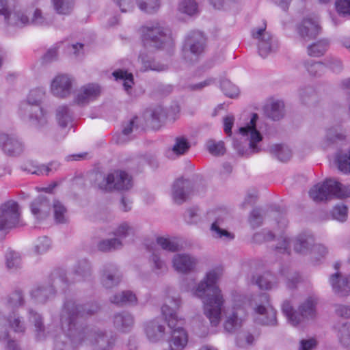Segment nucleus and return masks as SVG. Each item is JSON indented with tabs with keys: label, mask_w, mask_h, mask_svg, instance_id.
<instances>
[{
	"label": "nucleus",
	"mask_w": 350,
	"mask_h": 350,
	"mask_svg": "<svg viewBox=\"0 0 350 350\" xmlns=\"http://www.w3.org/2000/svg\"><path fill=\"white\" fill-rule=\"evenodd\" d=\"M97 310L98 306L95 304L79 306L72 300L66 301L61 315L62 329L65 336L73 343L83 341L87 335V339L94 346L95 350H109L113 345V338L109 339L108 336L103 333L87 334L84 329L77 327V323L80 319L92 315Z\"/></svg>",
	"instance_id": "nucleus-1"
},
{
	"label": "nucleus",
	"mask_w": 350,
	"mask_h": 350,
	"mask_svg": "<svg viewBox=\"0 0 350 350\" xmlns=\"http://www.w3.org/2000/svg\"><path fill=\"white\" fill-rule=\"evenodd\" d=\"M221 275L222 268L215 267L208 271L196 286L194 285V280L184 282L181 284L183 291L191 292L193 296L202 299L204 314L214 326L220 322L221 309L224 304L221 291L217 285Z\"/></svg>",
	"instance_id": "nucleus-2"
},
{
	"label": "nucleus",
	"mask_w": 350,
	"mask_h": 350,
	"mask_svg": "<svg viewBox=\"0 0 350 350\" xmlns=\"http://www.w3.org/2000/svg\"><path fill=\"white\" fill-rule=\"evenodd\" d=\"M231 311L226 314L224 328L228 332H232L241 327L246 317V306H250L254 315L262 317L256 319L257 322L267 325L276 324V311L269 301V295L262 293L255 297L252 300L245 296L237 295L233 297Z\"/></svg>",
	"instance_id": "nucleus-3"
},
{
	"label": "nucleus",
	"mask_w": 350,
	"mask_h": 350,
	"mask_svg": "<svg viewBox=\"0 0 350 350\" xmlns=\"http://www.w3.org/2000/svg\"><path fill=\"white\" fill-rule=\"evenodd\" d=\"M180 305L181 300L178 296H168L161 307V313L172 329V337L169 341L170 350H183L188 342L187 333L182 327L184 319L177 314Z\"/></svg>",
	"instance_id": "nucleus-4"
},
{
	"label": "nucleus",
	"mask_w": 350,
	"mask_h": 350,
	"mask_svg": "<svg viewBox=\"0 0 350 350\" xmlns=\"http://www.w3.org/2000/svg\"><path fill=\"white\" fill-rule=\"evenodd\" d=\"M258 120V115L253 113L250 121L239 129V139H233V146L239 154L249 155L260 151L259 143L262 139V135Z\"/></svg>",
	"instance_id": "nucleus-5"
},
{
	"label": "nucleus",
	"mask_w": 350,
	"mask_h": 350,
	"mask_svg": "<svg viewBox=\"0 0 350 350\" xmlns=\"http://www.w3.org/2000/svg\"><path fill=\"white\" fill-rule=\"evenodd\" d=\"M46 96V90L42 87H38L29 91L25 102L21 103L19 111L21 115L27 117L30 123L40 128L47 123L46 113L40 104Z\"/></svg>",
	"instance_id": "nucleus-6"
},
{
	"label": "nucleus",
	"mask_w": 350,
	"mask_h": 350,
	"mask_svg": "<svg viewBox=\"0 0 350 350\" xmlns=\"http://www.w3.org/2000/svg\"><path fill=\"white\" fill-rule=\"evenodd\" d=\"M141 36L144 49L150 51L161 48H171L174 44L170 31L158 22L143 26Z\"/></svg>",
	"instance_id": "nucleus-7"
},
{
	"label": "nucleus",
	"mask_w": 350,
	"mask_h": 350,
	"mask_svg": "<svg viewBox=\"0 0 350 350\" xmlns=\"http://www.w3.org/2000/svg\"><path fill=\"white\" fill-rule=\"evenodd\" d=\"M315 202L328 200L334 198H344L350 196V186L345 185L335 179L328 178L314 185L309 191Z\"/></svg>",
	"instance_id": "nucleus-8"
},
{
	"label": "nucleus",
	"mask_w": 350,
	"mask_h": 350,
	"mask_svg": "<svg viewBox=\"0 0 350 350\" xmlns=\"http://www.w3.org/2000/svg\"><path fill=\"white\" fill-rule=\"evenodd\" d=\"M7 5V0H0V14L5 16V20L9 27L22 28L31 23L36 25L47 24L39 10H35L33 16L30 20L25 11L14 10L13 12H8Z\"/></svg>",
	"instance_id": "nucleus-9"
},
{
	"label": "nucleus",
	"mask_w": 350,
	"mask_h": 350,
	"mask_svg": "<svg viewBox=\"0 0 350 350\" xmlns=\"http://www.w3.org/2000/svg\"><path fill=\"white\" fill-rule=\"evenodd\" d=\"M157 245H159L163 250L170 252H176L180 250V247L178 240L174 237H159L157 238L156 243H146L147 250L152 252L150 260L153 263V271L157 274H159L167 270V265L160 258V250L157 248Z\"/></svg>",
	"instance_id": "nucleus-10"
},
{
	"label": "nucleus",
	"mask_w": 350,
	"mask_h": 350,
	"mask_svg": "<svg viewBox=\"0 0 350 350\" xmlns=\"http://www.w3.org/2000/svg\"><path fill=\"white\" fill-rule=\"evenodd\" d=\"M317 298L314 296L308 297L299 306V311H295L289 301H284L282 309L288 321L293 326H297L306 319L315 317V306Z\"/></svg>",
	"instance_id": "nucleus-11"
},
{
	"label": "nucleus",
	"mask_w": 350,
	"mask_h": 350,
	"mask_svg": "<svg viewBox=\"0 0 350 350\" xmlns=\"http://www.w3.org/2000/svg\"><path fill=\"white\" fill-rule=\"evenodd\" d=\"M96 176L97 180H102L98 186L103 191L128 190L133 186L131 176L124 171L116 170L106 177L100 174H96Z\"/></svg>",
	"instance_id": "nucleus-12"
},
{
	"label": "nucleus",
	"mask_w": 350,
	"mask_h": 350,
	"mask_svg": "<svg viewBox=\"0 0 350 350\" xmlns=\"http://www.w3.org/2000/svg\"><path fill=\"white\" fill-rule=\"evenodd\" d=\"M23 224L20 207L15 201L10 200L1 204L0 206V231H7Z\"/></svg>",
	"instance_id": "nucleus-13"
},
{
	"label": "nucleus",
	"mask_w": 350,
	"mask_h": 350,
	"mask_svg": "<svg viewBox=\"0 0 350 350\" xmlns=\"http://www.w3.org/2000/svg\"><path fill=\"white\" fill-rule=\"evenodd\" d=\"M23 303V297L21 291H15L8 297L7 307L8 309L13 310L6 319L8 326L14 332L22 333L25 329L24 323L21 321L20 317L16 313L14 310L21 306Z\"/></svg>",
	"instance_id": "nucleus-14"
},
{
	"label": "nucleus",
	"mask_w": 350,
	"mask_h": 350,
	"mask_svg": "<svg viewBox=\"0 0 350 350\" xmlns=\"http://www.w3.org/2000/svg\"><path fill=\"white\" fill-rule=\"evenodd\" d=\"M101 92L102 88L98 83H87L75 90L72 102L79 106H85L96 100Z\"/></svg>",
	"instance_id": "nucleus-15"
},
{
	"label": "nucleus",
	"mask_w": 350,
	"mask_h": 350,
	"mask_svg": "<svg viewBox=\"0 0 350 350\" xmlns=\"http://www.w3.org/2000/svg\"><path fill=\"white\" fill-rule=\"evenodd\" d=\"M75 79L68 74L55 75L50 83V92L55 97L65 98L72 93Z\"/></svg>",
	"instance_id": "nucleus-16"
},
{
	"label": "nucleus",
	"mask_w": 350,
	"mask_h": 350,
	"mask_svg": "<svg viewBox=\"0 0 350 350\" xmlns=\"http://www.w3.org/2000/svg\"><path fill=\"white\" fill-rule=\"evenodd\" d=\"M83 47V44L81 43L70 44L67 41L60 42L54 44L46 51L43 56V60L46 62L55 60L60 53L79 55Z\"/></svg>",
	"instance_id": "nucleus-17"
},
{
	"label": "nucleus",
	"mask_w": 350,
	"mask_h": 350,
	"mask_svg": "<svg viewBox=\"0 0 350 350\" xmlns=\"http://www.w3.org/2000/svg\"><path fill=\"white\" fill-rule=\"evenodd\" d=\"M267 25L265 22L258 27L254 28L252 31V37L258 40V49L259 55L266 57L272 50L271 36L266 31Z\"/></svg>",
	"instance_id": "nucleus-18"
},
{
	"label": "nucleus",
	"mask_w": 350,
	"mask_h": 350,
	"mask_svg": "<svg viewBox=\"0 0 350 350\" xmlns=\"http://www.w3.org/2000/svg\"><path fill=\"white\" fill-rule=\"evenodd\" d=\"M174 270L180 273H188L193 271L198 264L197 258L186 253L176 254L172 260Z\"/></svg>",
	"instance_id": "nucleus-19"
},
{
	"label": "nucleus",
	"mask_w": 350,
	"mask_h": 350,
	"mask_svg": "<svg viewBox=\"0 0 350 350\" xmlns=\"http://www.w3.org/2000/svg\"><path fill=\"white\" fill-rule=\"evenodd\" d=\"M192 189L191 183L187 179L178 178L172 186V196L176 204L183 203L189 197Z\"/></svg>",
	"instance_id": "nucleus-20"
},
{
	"label": "nucleus",
	"mask_w": 350,
	"mask_h": 350,
	"mask_svg": "<svg viewBox=\"0 0 350 350\" xmlns=\"http://www.w3.org/2000/svg\"><path fill=\"white\" fill-rule=\"evenodd\" d=\"M321 27L316 16L305 18L298 27V32L304 40L314 38L320 32Z\"/></svg>",
	"instance_id": "nucleus-21"
},
{
	"label": "nucleus",
	"mask_w": 350,
	"mask_h": 350,
	"mask_svg": "<svg viewBox=\"0 0 350 350\" xmlns=\"http://www.w3.org/2000/svg\"><path fill=\"white\" fill-rule=\"evenodd\" d=\"M0 146L2 150L10 156L19 154L23 150V145L16 137L5 133L0 134Z\"/></svg>",
	"instance_id": "nucleus-22"
},
{
	"label": "nucleus",
	"mask_w": 350,
	"mask_h": 350,
	"mask_svg": "<svg viewBox=\"0 0 350 350\" xmlns=\"http://www.w3.org/2000/svg\"><path fill=\"white\" fill-rule=\"evenodd\" d=\"M205 41L206 38L202 32L194 31L188 34L185 47H189L191 53L197 56L203 52Z\"/></svg>",
	"instance_id": "nucleus-23"
},
{
	"label": "nucleus",
	"mask_w": 350,
	"mask_h": 350,
	"mask_svg": "<svg viewBox=\"0 0 350 350\" xmlns=\"http://www.w3.org/2000/svg\"><path fill=\"white\" fill-rule=\"evenodd\" d=\"M59 163L57 162L50 163L48 165H37L35 162L27 161L21 165V170L29 174L36 175H49L50 172L56 170L59 167Z\"/></svg>",
	"instance_id": "nucleus-24"
},
{
	"label": "nucleus",
	"mask_w": 350,
	"mask_h": 350,
	"mask_svg": "<svg viewBox=\"0 0 350 350\" xmlns=\"http://www.w3.org/2000/svg\"><path fill=\"white\" fill-rule=\"evenodd\" d=\"M51 206L46 198L39 196L31 204V211L34 217L38 219H44L49 215Z\"/></svg>",
	"instance_id": "nucleus-25"
},
{
	"label": "nucleus",
	"mask_w": 350,
	"mask_h": 350,
	"mask_svg": "<svg viewBox=\"0 0 350 350\" xmlns=\"http://www.w3.org/2000/svg\"><path fill=\"white\" fill-rule=\"evenodd\" d=\"M329 282L335 293L342 296L350 294V275L342 278L336 273L330 277Z\"/></svg>",
	"instance_id": "nucleus-26"
},
{
	"label": "nucleus",
	"mask_w": 350,
	"mask_h": 350,
	"mask_svg": "<svg viewBox=\"0 0 350 350\" xmlns=\"http://www.w3.org/2000/svg\"><path fill=\"white\" fill-rule=\"evenodd\" d=\"M145 332L150 342H157L163 338L165 327L154 320L146 323Z\"/></svg>",
	"instance_id": "nucleus-27"
},
{
	"label": "nucleus",
	"mask_w": 350,
	"mask_h": 350,
	"mask_svg": "<svg viewBox=\"0 0 350 350\" xmlns=\"http://www.w3.org/2000/svg\"><path fill=\"white\" fill-rule=\"evenodd\" d=\"M190 148V144L184 137H177L172 148L166 152L167 157L174 159L176 157L185 154Z\"/></svg>",
	"instance_id": "nucleus-28"
},
{
	"label": "nucleus",
	"mask_w": 350,
	"mask_h": 350,
	"mask_svg": "<svg viewBox=\"0 0 350 350\" xmlns=\"http://www.w3.org/2000/svg\"><path fill=\"white\" fill-rule=\"evenodd\" d=\"M139 61L142 64V70L146 71L148 70L154 71H163L167 69V66L159 62H156L151 53L145 54L141 52L139 56Z\"/></svg>",
	"instance_id": "nucleus-29"
},
{
	"label": "nucleus",
	"mask_w": 350,
	"mask_h": 350,
	"mask_svg": "<svg viewBox=\"0 0 350 350\" xmlns=\"http://www.w3.org/2000/svg\"><path fill=\"white\" fill-rule=\"evenodd\" d=\"M314 243L313 237L307 233L299 234L294 240V250L300 254H306Z\"/></svg>",
	"instance_id": "nucleus-30"
},
{
	"label": "nucleus",
	"mask_w": 350,
	"mask_h": 350,
	"mask_svg": "<svg viewBox=\"0 0 350 350\" xmlns=\"http://www.w3.org/2000/svg\"><path fill=\"white\" fill-rule=\"evenodd\" d=\"M308 75L313 77H320L325 72V66L323 62L308 59L302 62Z\"/></svg>",
	"instance_id": "nucleus-31"
},
{
	"label": "nucleus",
	"mask_w": 350,
	"mask_h": 350,
	"mask_svg": "<svg viewBox=\"0 0 350 350\" xmlns=\"http://www.w3.org/2000/svg\"><path fill=\"white\" fill-rule=\"evenodd\" d=\"M121 280V275L117 269L111 266L102 277V283L106 288H111L117 285Z\"/></svg>",
	"instance_id": "nucleus-32"
},
{
	"label": "nucleus",
	"mask_w": 350,
	"mask_h": 350,
	"mask_svg": "<svg viewBox=\"0 0 350 350\" xmlns=\"http://www.w3.org/2000/svg\"><path fill=\"white\" fill-rule=\"evenodd\" d=\"M254 283L258 285L260 289L263 290L273 289L276 287L278 284L275 277L269 272H266L258 276L254 280Z\"/></svg>",
	"instance_id": "nucleus-33"
},
{
	"label": "nucleus",
	"mask_w": 350,
	"mask_h": 350,
	"mask_svg": "<svg viewBox=\"0 0 350 350\" xmlns=\"http://www.w3.org/2000/svg\"><path fill=\"white\" fill-rule=\"evenodd\" d=\"M115 327L122 332H126L133 324V318L128 312L117 314L114 316Z\"/></svg>",
	"instance_id": "nucleus-34"
},
{
	"label": "nucleus",
	"mask_w": 350,
	"mask_h": 350,
	"mask_svg": "<svg viewBox=\"0 0 350 350\" xmlns=\"http://www.w3.org/2000/svg\"><path fill=\"white\" fill-rule=\"evenodd\" d=\"M284 104L280 100H271L267 105L266 109L269 116L273 120L280 119L284 115Z\"/></svg>",
	"instance_id": "nucleus-35"
},
{
	"label": "nucleus",
	"mask_w": 350,
	"mask_h": 350,
	"mask_svg": "<svg viewBox=\"0 0 350 350\" xmlns=\"http://www.w3.org/2000/svg\"><path fill=\"white\" fill-rule=\"evenodd\" d=\"M55 291L53 286L48 287L37 286L32 289L31 296L38 302H44L50 297L54 295Z\"/></svg>",
	"instance_id": "nucleus-36"
},
{
	"label": "nucleus",
	"mask_w": 350,
	"mask_h": 350,
	"mask_svg": "<svg viewBox=\"0 0 350 350\" xmlns=\"http://www.w3.org/2000/svg\"><path fill=\"white\" fill-rule=\"evenodd\" d=\"M222 220L220 218L216 219V220L212 224L211 230L213 233V236L216 238H219L224 241H230L234 239V235L221 228Z\"/></svg>",
	"instance_id": "nucleus-37"
},
{
	"label": "nucleus",
	"mask_w": 350,
	"mask_h": 350,
	"mask_svg": "<svg viewBox=\"0 0 350 350\" xmlns=\"http://www.w3.org/2000/svg\"><path fill=\"white\" fill-rule=\"evenodd\" d=\"M110 300L118 305L133 304L136 303L137 297L131 291H126L114 295Z\"/></svg>",
	"instance_id": "nucleus-38"
},
{
	"label": "nucleus",
	"mask_w": 350,
	"mask_h": 350,
	"mask_svg": "<svg viewBox=\"0 0 350 350\" xmlns=\"http://www.w3.org/2000/svg\"><path fill=\"white\" fill-rule=\"evenodd\" d=\"M113 76L116 81L122 82L125 91L129 94L130 90L133 85V77L131 73H129L125 70H118L113 72Z\"/></svg>",
	"instance_id": "nucleus-39"
},
{
	"label": "nucleus",
	"mask_w": 350,
	"mask_h": 350,
	"mask_svg": "<svg viewBox=\"0 0 350 350\" xmlns=\"http://www.w3.org/2000/svg\"><path fill=\"white\" fill-rule=\"evenodd\" d=\"M329 48L327 40H321L308 47V54L310 56L321 57L325 54Z\"/></svg>",
	"instance_id": "nucleus-40"
},
{
	"label": "nucleus",
	"mask_w": 350,
	"mask_h": 350,
	"mask_svg": "<svg viewBox=\"0 0 350 350\" xmlns=\"http://www.w3.org/2000/svg\"><path fill=\"white\" fill-rule=\"evenodd\" d=\"M56 119L59 125L64 128L72 121V114L66 105H62L57 107L56 110Z\"/></svg>",
	"instance_id": "nucleus-41"
},
{
	"label": "nucleus",
	"mask_w": 350,
	"mask_h": 350,
	"mask_svg": "<svg viewBox=\"0 0 350 350\" xmlns=\"http://www.w3.org/2000/svg\"><path fill=\"white\" fill-rule=\"evenodd\" d=\"M270 152L281 161H286L291 157V150L287 146L274 144L270 148Z\"/></svg>",
	"instance_id": "nucleus-42"
},
{
	"label": "nucleus",
	"mask_w": 350,
	"mask_h": 350,
	"mask_svg": "<svg viewBox=\"0 0 350 350\" xmlns=\"http://www.w3.org/2000/svg\"><path fill=\"white\" fill-rule=\"evenodd\" d=\"M180 12L189 16H193L198 13V5L195 0H181L178 6Z\"/></svg>",
	"instance_id": "nucleus-43"
},
{
	"label": "nucleus",
	"mask_w": 350,
	"mask_h": 350,
	"mask_svg": "<svg viewBox=\"0 0 350 350\" xmlns=\"http://www.w3.org/2000/svg\"><path fill=\"white\" fill-rule=\"evenodd\" d=\"M337 337L342 347L350 349V325L342 324L338 329Z\"/></svg>",
	"instance_id": "nucleus-44"
},
{
	"label": "nucleus",
	"mask_w": 350,
	"mask_h": 350,
	"mask_svg": "<svg viewBox=\"0 0 350 350\" xmlns=\"http://www.w3.org/2000/svg\"><path fill=\"white\" fill-rule=\"evenodd\" d=\"M277 243L275 246V250L278 253L281 254H289L291 250L290 243L291 240L284 232H282L280 234H278L277 239Z\"/></svg>",
	"instance_id": "nucleus-45"
},
{
	"label": "nucleus",
	"mask_w": 350,
	"mask_h": 350,
	"mask_svg": "<svg viewBox=\"0 0 350 350\" xmlns=\"http://www.w3.org/2000/svg\"><path fill=\"white\" fill-rule=\"evenodd\" d=\"M344 135L340 132L338 126L332 127L326 130V134L323 142V145L326 147L335 142L337 139H343Z\"/></svg>",
	"instance_id": "nucleus-46"
},
{
	"label": "nucleus",
	"mask_w": 350,
	"mask_h": 350,
	"mask_svg": "<svg viewBox=\"0 0 350 350\" xmlns=\"http://www.w3.org/2000/svg\"><path fill=\"white\" fill-rule=\"evenodd\" d=\"M54 219L57 223H65L67 221V210L58 200H54L53 204Z\"/></svg>",
	"instance_id": "nucleus-47"
},
{
	"label": "nucleus",
	"mask_w": 350,
	"mask_h": 350,
	"mask_svg": "<svg viewBox=\"0 0 350 350\" xmlns=\"http://www.w3.org/2000/svg\"><path fill=\"white\" fill-rule=\"evenodd\" d=\"M90 271V266L87 261L83 260L79 262L78 268L74 273H69V278L72 282L81 280Z\"/></svg>",
	"instance_id": "nucleus-48"
},
{
	"label": "nucleus",
	"mask_w": 350,
	"mask_h": 350,
	"mask_svg": "<svg viewBox=\"0 0 350 350\" xmlns=\"http://www.w3.org/2000/svg\"><path fill=\"white\" fill-rule=\"evenodd\" d=\"M325 66V70L329 69L332 72L338 74L343 70V64L342 61L336 57H327L323 62Z\"/></svg>",
	"instance_id": "nucleus-49"
},
{
	"label": "nucleus",
	"mask_w": 350,
	"mask_h": 350,
	"mask_svg": "<svg viewBox=\"0 0 350 350\" xmlns=\"http://www.w3.org/2000/svg\"><path fill=\"white\" fill-rule=\"evenodd\" d=\"M135 232V230L133 226H131L127 222H122L115 230L113 234L117 237L118 239L119 238L124 239L133 236Z\"/></svg>",
	"instance_id": "nucleus-50"
},
{
	"label": "nucleus",
	"mask_w": 350,
	"mask_h": 350,
	"mask_svg": "<svg viewBox=\"0 0 350 350\" xmlns=\"http://www.w3.org/2000/svg\"><path fill=\"white\" fill-rule=\"evenodd\" d=\"M55 11L59 14H68L72 9V0H53Z\"/></svg>",
	"instance_id": "nucleus-51"
},
{
	"label": "nucleus",
	"mask_w": 350,
	"mask_h": 350,
	"mask_svg": "<svg viewBox=\"0 0 350 350\" xmlns=\"http://www.w3.org/2000/svg\"><path fill=\"white\" fill-rule=\"evenodd\" d=\"M137 3L142 11L147 13L156 11L160 5L159 0H137Z\"/></svg>",
	"instance_id": "nucleus-52"
},
{
	"label": "nucleus",
	"mask_w": 350,
	"mask_h": 350,
	"mask_svg": "<svg viewBox=\"0 0 350 350\" xmlns=\"http://www.w3.org/2000/svg\"><path fill=\"white\" fill-rule=\"evenodd\" d=\"M206 146L208 151L213 155L223 154L225 152L224 143L221 141L215 142L213 139H209Z\"/></svg>",
	"instance_id": "nucleus-53"
},
{
	"label": "nucleus",
	"mask_w": 350,
	"mask_h": 350,
	"mask_svg": "<svg viewBox=\"0 0 350 350\" xmlns=\"http://www.w3.org/2000/svg\"><path fill=\"white\" fill-rule=\"evenodd\" d=\"M221 89L227 96L230 98L237 96L239 93L238 87L228 79L221 82Z\"/></svg>",
	"instance_id": "nucleus-54"
},
{
	"label": "nucleus",
	"mask_w": 350,
	"mask_h": 350,
	"mask_svg": "<svg viewBox=\"0 0 350 350\" xmlns=\"http://www.w3.org/2000/svg\"><path fill=\"white\" fill-rule=\"evenodd\" d=\"M121 246V241L118 238H114L100 241L98 245V248L100 251L107 252L111 250L119 248Z\"/></svg>",
	"instance_id": "nucleus-55"
},
{
	"label": "nucleus",
	"mask_w": 350,
	"mask_h": 350,
	"mask_svg": "<svg viewBox=\"0 0 350 350\" xmlns=\"http://www.w3.org/2000/svg\"><path fill=\"white\" fill-rule=\"evenodd\" d=\"M5 261L8 269H16L21 264L20 255L14 251H8L5 254Z\"/></svg>",
	"instance_id": "nucleus-56"
},
{
	"label": "nucleus",
	"mask_w": 350,
	"mask_h": 350,
	"mask_svg": "<svg viewBox=\"0 0 350 350\" xmlns=\"http://www.w3.org/2000/svg\"><path fill=\"white\" fill-rule=\"evenodd\" d=\"M135 120L136 118L131 119L127 125L124 126L122 133L120 135V136L116 138H113L117 144H123L129 139L128 135L131 133L133 130Z\"/></svg>",
	"instance_id": "nucleus-57"
},
{
	"label": "nucleus",
	"mask_w": 350,
	"mask_h": 350,
	"mask_svg": "<svg viewBox=\"0 0 350 350\" xmlns=\"http://www.w3.org/2000/svg\"><path fill=\"white\" fill-rule=\"evenodd\" d=\"M332 215L334 219L345 221L347 218V208L342 204L336 205L334 207Z\"/></svg>",
	"instance_id": "nucleus-58"
},
{
	"label": "nucleus",
	"mask_w": 350,
	"mask_h": 350,
	"mask_svg": "<svg viewBox=\"0 0 350 350\" xmlns=\"http://www.w3.org/2000/svg\"><path fill=\"white\" fill-rule=\"evenodd\" d=\"M336 10L342 16H350V0H336Z\"/></svg>",
	"instance_id": "nucleus-59"
},
{
	"label": "nucleus",
	"mask_w": 350,
	"mask_h": 350,
	"mask_svg": "<svg viewBox=\"0 0 350 350\" xmlns=\"http://www.w3.org/2000/svg\"><path fill=\"white\" fill-rule=\"evenodd\" d=\"M51 247V240L46 237L39 238L35 245V252L37 254H43L47 252Z\"/></svg>",
	"instance_id": "nucleus-60"
},
{
	"label": "nucleus",
	"mask_w": 350,
	"mask_h": 350,
	"mask_svg": "<svg viewBox=\"0 0 350 350\" xmlns=\"http://www.w3.org/2000/svg\"><path fill=\"white\" fill-rule=\"evenodd\" d=\"M254 337L250 333L239 334L237 339V345L240 347H246L253 343Z\"/></svg>",
	"instance_id": "nucleus-61"
},
{
	"label": "nucleus",
	"mask_w": 350,
	"mask_h": 350,
	"mask_svg": "<svg viewBox=\"0 0 350 350\" xmlns=\"http://www.w3.org/2000/svg\"><path fill=\"white\" fill-rule=\"evenodd\" d=\"M29 321L34 323V326L36 328V331L38 333V336H40V332L43 331L42 329V322L41 316L36 312H33L32 310L29 312Z\"/></svg>",
	"instance_id": "nucleus-62"
},
{
	"label": "nucleus",
	"mask_w": 350,
	"mask_h": 350,
	"mask_svg": "<svg viewBox=\"0 0 350 350\" xmlns=\"http://www.w3.org/2000/svg\"><path fill=\"white\" fill-rule=\"evenodd\" d=\"M262 215L259 209H254L251 214L249 219L250 224L252 226V228H256L260 226V224L262 223Z\"/></svg>",
	"instance_id": "nucleus-63"
},
{
	"label": "nucleus",
	"mask_w": 350,
	"mask_h": 350,
	"mask_svg": "<svg viewBox=\"0 0 350 350\" xmlns=\"http://www.w3.org/2000/svg\"><path fill=\"white\" fill-rule=\"evenodd\" d=\"M317 345L316 339L310 338L300 341V350H312Z\"/></svg>",
	"instance_id": "nucleus-64"
}]
</instances>
